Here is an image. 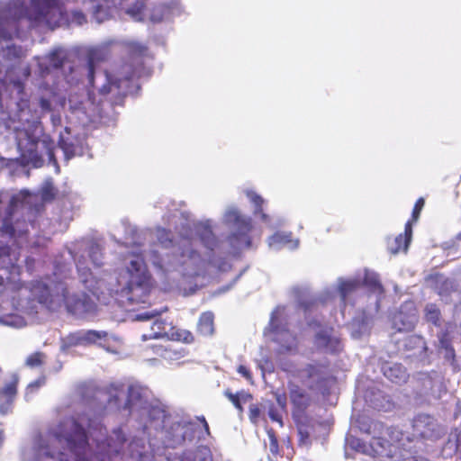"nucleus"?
<instances>
[{"mask_svg": "<svg viewBox=\"0 0 461 461\" xmlns=\"http://www.w3.org/2000/svg\"><path fill=\"white\" fill-rule=\"evenodd\" d=\"M223 223L230 230L226 242H219L216 239L210 220L194 223L185 218L177 228L180 236L177 242L163 228H158L154 232L134 231V237L125 241L126 247H134L131 256L126 261L125 269L118 275L101 269L104 265L102 248L93 240L77 241L68 251L80 282L93 295L99 297L107 294L117 295L122 303L125 300L131 304L145 303L151 291L145 260L166 272L176 270L183 276H194L203 272L206 260L221 268L216 256L234 254L250 247L249 218L230 206L223 215Z\"/></svg>", "mask_w": 461, "mask_h": 461, "instance_id": "f257e3e1", "label": "nucleus"}, {"mask_svg": "<svg viewBox=\"0 0 461 461\" xmlns=\"http://www.w3.org/2000/svg\"><path fill=\"white\" fill-rule=\"evenodd\" d=\"M128 50V61L116 68L113 73L104 71L96 76L88 73L86 62L70 60L68 51L62 47L55 48L48 55L35 59L41 77L51 73L61 75L70 86L86 79L102 95H111L109 101L100 100L95 104V97L89 93H73L64 104L68 118L83 127L91 124L110 125L117 119L113 105L122 104L128 94L135 92L138 86L133 84V78L140 77L144 69L142 58L146 48L141 44L131 42Z\"/></svg>", "mask_w": 461, "mask_h": 461, "instance_id": "f03ea898", "label": "nucleus"}, {"mask_svg": "<svg viewBox=\"0 0 461 461\" xmlns=\"http://www.w3.org/2000/svg\"><path fill=\"white\" fill-rule=\"evenodd\" d=\"M87 433L95 443V456L99 461H110L124 448L126 438L121 428L107 437L98 417L71 416L60 420L31 447L24 448L23 461H90Z\"/></svg>", "mask_w": 461, "mask_h": 461, "instance_id": "7ed1b4c3", "label": "nucleus"}, {"mask_svg": "<svg viewBox=\"0 0 461 461\" xmlns=\"http://www.w3.org/2000/svg\"><path fill=\"white\" fill-rule=\"evenodd\" d=\"M28 195V192L11 197L0 193V285L6 281L16 286L19 280L18 249L27 242L28 226L33 227V223L18 218L19 210L26 209Z\"/></svg>", "mask_w": 461, "mask_h": 461, "instance_id": "20e7f679", "label": "nucleus"}, {"mask_svg": "<svg viewBox=\"0 0 461 461\" xmlns=\"http://www.w3.org/2000/svg\"><path fill=\"white\" fill-rule=\"evenodd\" d=\"M105 410L134 415L140 423L158 429L165 421V409L152 399L150 390L138 383L124 384L113 383L105 388Z\"/></svg>", "mask_w": 461, "mask_h": 461, "instance_id": "39448f33", "label": "nucleus"}, {"mask_svg": "<svg viewBox=\"0 0 461 461\" xmlns=\"http://www.w3.org/2000/svg\"><path fill=\"white\" fill-rule=\"evenodd\" d=\"M360 429L372 436L367 445L359 440L351 442L357 452L375 456L387 457L391 461H429L417 454L416 444L408 434L396 427H385L383 422L372 420L362 424Z\"/></svg>", "mask_w": 461, "mask_h": 461, "instance_id": "423d86ee", "label": "nucleus"}, {"mask_svg": "<svg viewBox=\"0 0 461 461\" xmlns=\"http://www.w3.org/2000/svg\"><path fill=\"white\" fill-rule=\"evenodd\" d=\"M194 423L177 417L167 415L165 411V421L156 429L154 426L144 425L139 433L148 436V444L144 437L135 435L127 446L128 455L140 461H150V456L159 451V442L165 447H176L193 437Z\"/></svg>", "mask_w": 461, "mask_h": 461, "instance_id": "0eeeda50", "label": "nucleus"}, {"mask_svg": "<svg viewBox=\"0 0 461 461\" xmlns=\"http://www.w3.org/2000/svg\"><path fill=\"white\" fill-rule=\"evenodd\" d=\"M61 270L54 273L56 280L36 281L32 285V294L37 298L39 304L50 312H56L63 306L68 312L77 318H88L96 311V303L86 293L69 294L67 285L58 280Z\"/></svg>", "mask_w": 461, "mask_h": 461, "instance_id": "6e6552de", "label": "nucleus"}, {"mask_svg": "<svg viewBox=\"0 0 461 461\" xmlns=\"http://www.w3.org/2000/svg\"><path fill=\"white\" fill-rule=\"evenodd\" d=\"M286 309L278 306L272 312L269 326L265 330V335L279 345V352H294L297 348V339L287 328Z\"/></svg>", "mask_w": 461, "mask_h": 461, "instance_id": "1a4fd4ad", "label": "nucleus"}, {"mask_svg": "<svg viewBox=\"0 0 461 461\" xmlns=\"http://www.w3.org/2000/svg\"><path fill=\"white\" fill-rule=\"evenodd\" d=\"M287 371L312 390L321 393L326 390L328 372L323 365L308 364L303 368L287 369Z\"/></svg>", "mask_w": 461, "mask_h": 461, "instance_id": "9d476101", "label": "nucleus"}, {"mask_svg": "<svg viewBox=\"0 0 461 461\" xmlns=\"http://www.w3.org/2000/svg\"><path fill=\"white\" fill-rule=\"evenodd\" d=\"M30 294H32V289L30 290ZM31 296L32 298L20 300L16 305V310L26 314L27 317L22 316L19 313L0 315V324L20 329L25 327L32 321L34 315L38 313L39 308L42 306L39 304L36 297L32 294H31Z\"/></svg>", "mask_w": 461, "mask_h": 461, "instance_id": "9b49d317", "label": "nucleus"}, {"mask_svg": "<svg viewBox=\"0 0 461 461\" xmlns=\"http://www.w3.org/2000/svg\"><path fill=\"white\" fill-rule=\"evenodd\" d=\"M418 380L420 384V393L428 401L438 400L447 392L443 376L437 371L420 373Z\"/></svg>", "mask_w": 461, "mask_h": 461, "instance_id": "f8f14e48", "label": "nucleus"}, {"mask_svg": "<svg viewBox=\"0 0 461 461\" xmlns=\"http://www.w3.org/2000/svg\"><path fill=\"white\" fill-rule=\"evenodd\" d=\"M167 338L171 340H184L189 342L193 337L189 331H179L172 326L171 323L162 319H156L151 326V332L143 334L142 339Z\"/></svg>", "mask_w": 461, "mask_h": 461, "instance_id": "ddd939ff", "label": "nucleus"}, {"mask_svg": "<svg viewBox=\"0 0 461 461\" xmlns=\"http://www.w3.org/2000/svg\"><path fill=\"white\" fill-rule=\"evenodd\" d=\"M413 435L411 439L420 437L435 440L444 435V429L429 415L419 414L412 421Z\"/></svg>", "mask_w": 461, "mask_h": 461, "instance_id": "4468645a", "label": "nucleus"}, {"mask_svg": "<svg viewBox=\"0 0 461 461\" xmlns=\"http://www.w3.org/2000/svg\"><path fill=\"white\" fill-rule=\"evenodd\" d=\"M313 324L319 327L314 338V345L321 352L337 353L341 349V343L338 333L330 327H321L320 324L308 321L311 327Z\"/></svg>", "mask_w": 461, "mask_h": 461, "instance_id": "2eb2a0df", "label": "nucleus"}, {"mask_svg": "<svg viewBox=\"0 0 461 461\" xmlns=\"http://www.w3.org/2000/svg\"><path fill=\"white\" fill-rule=\"evenodd\" d=\"M114 43V40H106L97 45L86 46L84 48L86 70L88 69V73L95 74V65L105 61L110 57V47Z\"/></svg>", "mask_w": 461, "mask_h": 461, "instance_id": "dca6fc26", "label": "nucleus"}, {"mask_svg": "<svg viewBox=\"0 0 461 461\" xmlns=\"http://www.w3.org/2000/svg\"><path fill=\"white\" fill-rule=\"evenodd\" d=\"M418 321V315L413 302H405L400 310L393 315V328L398 331H410Z\"/></svg>", "mask_w": 461, "mask_h": 461, "instance_id": "f3484780", "label": "nucleus"}, {"mask_svg": "<svg viewBox=\"0 0 461 461\" xmlns=\"http://www.w3.org/2000/svg\"><path fill=\"white\" fill-rule=\"evenodd\" d=\"M398 350L406 358H415L420 360L426 345L422 337L418 335H410L397 341Z\"/></svg>", "mask_w": 461, "mask_h": 461, "instance_id": "a211bd4d", "label": "nucleus"}, {"mask_svg": "<svg viewBox=\"0 0 461 461\" xmlns=\"http://www.w3.org/2000/svg\"><path fill=\"white\" fill-rule=\"evenodd\" d=\"M82 5L97 23H102L110 17L111 8L116 3L115 0H82Z\"/></svg>", "mask_w": 461, "mask_h": 461, "instance_id": "6ab92c4d", "label": "nucleus"}, {"mask_svg": "<svg viewBox=\"0 0 461 461\" xmlns=\"http://www.w3.org/2000/svg\"><path fill=\"white\" fill-rule=\"evenodd\" d=\"M59 145L66 159L80 156L83 153L82 140L77 137L71 136L68 128H66L65 133L60 134Z\"/></svg>", "mask_w": 461, "mask_h": 461, "instance_id": "aec40b11", "label": "nucleus"}, {"mask_svg": "<svg viewBox=\"0 0 461 461\" xmlns=\"http://www.w3.org/2000/svg\"><path fill=\"white\" fill-rule=\"evenodd\" d=\"M363 284L375 296L374 309L377 312L380 307V301L384 294V287L380 282L379 276L376 273L367 269L364 272Z\"/></svg>", "mask_w": 461, "mask_h": 461, "instance_id": "412c9836", "label": "nucleus"}, {"mask_svg": "<svg viewBox=\"0 0 461 461\" xmlns=\"http://www.w3.org/2000/svg\"><path fill=\"white\" fill-rule=\"evenodd\" d=\"M289 398L296 412L303 413L311 404L309 393L294 382L288 384Z\"/></svg>", "mask_w": 461, "mask_h": 461, "instance_id": "4be33fe9", "label": "nucleus"}, {"mask_svg": "<svg viewBox=\"0 0 461 461\" xmlns=\"http://www.w3.org/2000/svg\"><path fill=\"white\" fill-rule=\"evenodd\" d=\"M107 336L105 331H97L93 330H80L70 334L66 339L68 346L87 345L95 343L97 340L103 339Z\"/></svg>", "mask_w": 461, "mask_h": 461, "instance_id": "5701e85b", "label": "nucleus"}, {"mask_svg": "<svg viewBox=\"0 0 461 461\" xmlns=\"http://www.w3.org/2000/svg\"><path fill=\"white\" fill-rule=\"evenodd\" d=\"M361 276L357 278H350V279H343L339 278L338 280V286L332 291L327 290L325 291V294L327 296H331L334 293H339L340 296L341 303L346 305L348 296L355 292L361 286Z\"/></svg>", "mask_w": 461, "mask_h": 461, "instance_id": "b1692460", "label": "nucleus"}, {"mask_svg": "<svg viewBox=\"0 0 461 461\" xmlns=\"http://www.w3.org/2000/svg\"><path fill=\"white\" fill-rule=\"evenodd\" d=\"M381 369L384 375L395 384L405 383L409 376L406 368L399 363H384Z\"/></svg>", "mask_w": 461, "mask_h": 461, "instance_id": "393cba45", "label": "nucleus"}, {"mask_svg": "<svg viewBox=\"0 0 461 461\" xmlns=\"http://www.w3.org/2000/svg\"><path fill=\"white\" fill-rule=\"evenodd\" d=\"M299 245V240H292L291 233H281L276 232L268 239V246L270 249L278 250L284 246H287L289 249H296Z\"/></svg>", "mask_w": 461, "mask_h": 461, "instance_id": "a878e982", "label": "nucleus"}, {"mask_svg": "<svg viewBox=\"0 0 461 461\" xmlns=\"http://www.w3.org/2000/svg\"><path fill=\"white\" fill-rule=\"evenodd\" d=\"M179 461H212V457L209 447L200 446L194 450L184 452Z\"/></svg>", "mask_w": 461, "mask_h": 461, "instance_id": "bb28decb", "label": "nucleus"}, {"mask_svg": "<svg viewBox=\"0 0 461 461\" xmlns=\"http://www.w3.org/2000/svg\"><path fill=\"white\" fill-rule=\"evenodd\" d=\"M326 300V297H316L306 290L298 295V303L305 313L311 312L320 302L324 303Z\"/></svg>", "mask_w": 461, "mask_h": 461, "instance_id": "cd10ccee", "label": "nucleus"}, {"mask_svg": "<svg viewBox=\"0 0 461 461\" xmlns=\"http://www.w3.org/2000/svg\"><path fill=\"white\" fill-rule=\"evenodd\" d=\"M411 224L410 221H408L405 225V233L404 237L402 234L398 235L394 239L395 247L390 246L389 249L393 254L398 253L402 249L403 251L407 250V248L409 246V243L411 241Z\"/></svg>", "mask_w": 461, "mask_h": 461, "instance_id": "c85d7f7f", "label": "nucleus"}, {"mask_svg": "<svg viewBox=\"0 0 461 461\" xmlns=\"http://www.w3.org/2000/svg\"><path fill=\"white\" fill-rule=\"evenodd\" d=\"M213 319L214 316L211 312H206L201 314L197 324V330L201 335L210 336L213 333Z\"/></svg>", "mask_w": 461, "mask_h": 461, "instance_id": "c756f323", "label": "nucleus"}, {"mask_svg": "<svg viewBox=\"0 0 461 461\" xmlns=\"http://www.w3.org/2000/svg\"><path fill=\"white\" fill-rule=\"evenodd\" d=\"M437 289L441 298L447 302L450 294L456 290V285L453 279L440 276L437 280Z\"/></svg>", "mask_w": 461, "mask_h": 461, "instance_id": "7c9ffc66", "label": "nucleus"}, {"mask_svg": "<svg viewBox=\"0 0 461 461\" xmlns=\"http://www.w3.org/2000/svg\"><path fill=\"white\" fill-rule=\"evenodd\" d=\"M18 375L14 374L9 383H6L0 392V396L5 399L14 400L17 393Z\"/></svg>", "mask_w": 461, "mask_h": 461, "instance_id": "2f4dec72", "label": "nucleus"}, {"mask_svg": "<svg viewBox=\"0 0 461 461\" xmlns=\"http://www.w3.org/2000/svg\"><path fill=\"white\" fill-rule=\"evenodd\" d=\"M424 314L427 321L435 326L440 325V311L436 304L429 303L424 309Z\"/></svg>", "mask_w": 461, "mask_h": 461, "instance_id": "473e14b6", "label": "nucleus"}, {"mask_svg": "<svg viewBox=\"0 0 461 461\" xmlns=\"http://www.w3.org/2000/svg\"><path fill=\"white\" fill-rule=\"evenodd\" d=\"M157 352L163 359L169 363L178 361L183 357L181 351L170 348L159 347Z\"/></svg>", "mask_w": 461, "mask_h": 461, "instance_id": "72a5a7b5", "label": "nucleus"}, {"mask_svg": "<svg viewBox=\"0 0 461 461\" xmlns=\"http://www.w3.org/2000/svg\"><path fill=\"white\" fill-rule=\"evenodd\" d=\"M148 10L144 7L142 0L136 1L132 7H129L126 13L130 14L135 21L143 20L144 16L147 15Z\"/></svg>", "mask_w": 461, "mask_h": 461, "instance_id": "f704fd0d", "label": "nucleus"}, {"mask_svg": "<svg viewBox=\"0 0 461 461\" xmlns=\"http://www.w3.org/2000/svg\"><path fill=\"white\" fill-rule=\"evenodd\" d=\"M247 196L255 204V213H261L262 220L267 221L268 216L263 213L261 209L262 203H264L263 198L253 191H247Z\"/></svg>", "mask_w": 461, "mask_h": 461, "instance_id": "c9c22d12", "label": "nucleus"}, {"mask_svg": "<svg viewBox=\"0 0 461 461\" xmlns=\"http://www.w3.org/2000/svg\"><path fill=\"white\" fill-rule=\"evenodd\" d=\"M266 447L269 448V452L276 456L279 453L278 442L275 434V431L270 429H267V441L265 442Z\"/></svg>", "mask_w": 461, "mask_h": 461, "instance_id": "e433bc0d", "label": "nucleus"}, {"mask_svg": "<svg viewBox=\"0 0 461 461\" xmlns=\"http://www.w3.org/2000/svg\"><path fill=\"white\" fill-rule=\"evenodd\" d=\"M168 8L165 5H158L153 10L149 11V15L150 21L153 23L161 22L165 17L167 16Z\"/></svg>", "mask_w": 461, "mask_h": 461, "instance_id": "4c0bfd02", "label": "nucleus"}, {"mask_svg": "<svg viewBox=\"0 0 461 461\" xmlns=\"http://www.w3.org/2000/svg\"><path fill=\"white\" fill-rule=\"evenodd\" d=\"M165 311H167V307H165L159 311L158 310L145 311V312L135 314L134 320L139 321H149L151 319L158 317Z\"/></svg>", "mask_w": 461, "mask_h": 461, "instance_id": "58836bf2", "label": "nucleus"}, {"mask_svg": "<svg viewBox=\"0 0 461 461\" xmlns=\"http://www.w3.org/2000/svg\"><path fill=\"white\" fill-rule=\"evenodd\" d=\"M45 356L43 353L36 352L29 356L26 359V366L30 367L40 366L43 363Z\"/></svg>", "mask_w": 461, "mask_h": 461, "instance_id": "ea45409f", "label": "nucleus"}, {"mask_svg": "<svg viewBox=\"0 0 461 461\" xmlns=\"http://www.w3.org/2000/svg\"><path fill=\"white\" fill-rule=\"evenodd\" d=\"M53 96V93H50V96H41L39 99V106L41 107L42 113H51V100L50 97Z\"/></svg>", "mask_w": 461, "mask_h": 461, "instance_id": "a19ab883", "label": "nucleus"}, {"mask_svg": "<svg viewBox=\"0 0 461 461\" xmlns=\"http://www.w3.org/2000/svg\"><path fill=\"white\" fill-rule=\"evenodd\" d=\"M45 377L42 376V377H40L38 378L37 380L30 383L26 388V397L28 396L29 393H33L34 392H36L40 387H41L42 385L45 384Z\"/></svg>", "mask_w": 461, "mask_h": 461, "instance_id": "79ce46f5", "label": "nucleus"}, {"mask_svg": "<svg viewBox=\"0 0 461 461\" xmlns=\"http://www.w3.org/2000/svg\"><path fill=\"white\" fill-rule=\"evenodd\" d=\"M224 395L233 403V405L240 411H242V406L239 396L236 393H232L230 390L224 392Z\"/></svg>", "mask_w": 461, "mask_h": 461, "instance_id": "37998d69", "label": "nucleus"}, {"mask_svg": "<svg viewBox=\"0 0 461 461\" xmlns=\"http://www.w3.org/2000/svg\"><path fill=\"white\" fill-rule=\"evenodd\" d=\"M260 416V409L255 405L251 404L249 406V420L252 423L256 424Z\"/></svg>", "mask_w": 461, "mask_h": 461, "instance_id": "c03bdc74", "label": "nucleus"}, {"mask_svg": "<svg viewBox=\"0 0 461 461\" xmlns=\"http://www.w3.org/2000/svg\"><path fill=\"white\" fill-rule=\"evenodd\" d=\"M379 396L380 393H377V395L375 396L374 399L369 398V395L366 393V401L370 403V405L374 409L382 410L384 408V405L380 403L379 402Z\"/></svg>", "mask_w": 461, "mask_h": 461, "instance_id": "a18cd8bd", "label": "nucleus"}, {"mask_svg": "<svg viewBox=\"0 0 461 461\" xmlns=\"http://www.w3.org/2000/svg\"><path fill=\"white\" fill-rule=\"evenodd\" d=\"M55 195V193L53 191V187L50 184H47L43 188H42V198L43 200L47 201V200H50L54 197Z\"/></svg>", "mask_w": 461, "mask_h": 461, "instance_id": "49530a36", "label": "nucleus"}, {"mask_svg": "<svg viewBox=\"0 0 461 461\" xmlns=\"http://www.w3.org/2000/svg\"><path fill=\"white\" fill-rule=\"evenodd\" d=\"M14 400L5 399V402L0 404V414L5 415L12 410Z\"/></svg>", "mask_w": 461, "mask_h": 461, "instance_id": "de8ad7c7", "label": "nucleus"}, {"mask_svg": "<svg viewBox=\"0 0 461 461\" xmlns=\"http://www.w3.org/2000/svg\"><path fill=\"white\" fill-rule=\"evenodd\" d=\"M423 205H424V200L422 198H420L416 202L413 212H412V219L414 221H416L419 218L420 212L421 211Z\"/></svg>", "mask_w": 461, "mask_h": 461, "instance_id": "09e8293b", "label": "nucleus"}, {"mask_svg": "<svg viewBox=\"0 0 461 461\" xmlns=\"http://www.w3.org/2000/svg\"><path fill=\"white\" fill-rule=\"evenodd\" d=\"M268 416L269 418L273 420V421H276L278 422L281 426L283 425V422H282V417L281 415L277 412L276 410H275L274 407H271L268 411Z\"/></svg>", "mask_w": 461, "mask_h": 461, "instance_id": "8fccbe9b", "label": "nucleus"}, {"mask_svg": "<svg viewBox=\"0 0 461 461\" xmlns=\"http://www.w3.org/2000/svg\"><path fill=\"white\" fill-rule=\"evenodd\" d=\"M236 394H237V396H239V399L240 400L241 403L248 402L249 401H250L252 399L251 394L248 393L244 391H240V392L237 393Z\"/></svg>", "mask_w": 461, "mask_h": 461, "instance_id": "3c124183", "label": "nucleus"}, {"mask_svg": "<svg viewBox=\"0 0 461 461\" xmlns=\"http://www.w3.org/2000/svg\"><path fill=\"white\" fill-rule=\"evenodd\" d=\"M238 372L242 375L244 377H246L247 379H249L250 378V374H249V369L244 366H240L238 367Z\"/></svg>", "mask_w": 461, "mask_h": 461, "instance_id": "603ef678", "label": "nucleus"}, {"mask_svg": "<svg viewBox=\"0 0 461 461\" xmlns=\"http://www.w3.org/2000/svg\"><path fill=\"white\" fill-rule=\"evenodd\" d=\"M276 402L281 408H285L286 404V398L285 395L276 394Z\"/></svg>", "mask_w": 461, "mask_h": 461, "instance_id": "864d4df0", "label": "nucleus"}, {"mask_svg": "<svg viewBox=\"0 0 461 461\" xmlns=\"http://www.w3.org/2000/svg\"><path fill=\"white\" fill-rule=\"evenodd\" d=\"M51 122L54 126L58 125L61 122V118L59 114L52 113L51 114Z\"/></svg>", "mask_w": 461, "mask_h": 461, "instance_id": "5fc2aeb1", "label": "nucleus"}, {"mask_svg": "<svg viewBox=\"0 0 461 461\" xmlns=\"http://www.w3.org/2000/svg\"><path fill=\"white\" fill-rule=\"evenodd\" d=\"M199 420L203 423L204 429L207 432H209V426L204 419V417L199 418Z\"/></svg>", "mask_w": 461, "mask_h": 461, "instance_id": "6e6d98bb", "label": "nucleus"}, {"mask_svg": "<svg viewBox=\"0 0 461 461\" xmlns=\"http://www.w3.org/2000/svg\"><path fill=\"white\" fill-rule=\"evenodd\" d=\"M24 76H25L26 77H28L30 76V69H29V68H25V69H24Z\"/></svg>", "mask_w": 461, "mask_h": 461, "instance_id": "4d7b16f0", "label": "nucleus"}, {"mask_svg": "<svg viewBox=\"0 0 461 461\" xmlns=\"http://www.w3.org/2000/svg\"><path fill=\"white\" fill-rule=\"evenodd\" d=\"M3 440H4V435H3V432L0 431V445L2 444Z\"/></svg>", "mask_w": 461, "mask_h": 461, "instance_id": "13d9d810", "label": "nucleus"}, {"mask_svg": "<svg viewBox=\"0 0 461 461\" xmlns=\"http://www.w3.org/2000/svg\"><path fill=\"white\" fill-rule=\"evenodd\" d=\"M457 240H461V232L456 235Z\"/></svg>", "mask_w": 461, "mask_h": 461, "instance_id": "bf43d9fd", "label": "nucleus"}]
</instances>
